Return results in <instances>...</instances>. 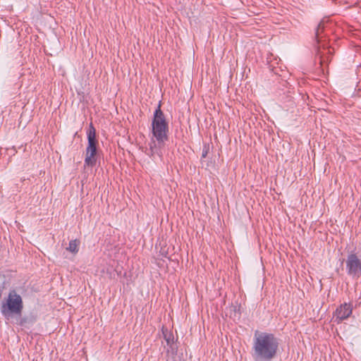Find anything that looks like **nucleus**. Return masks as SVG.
<instances>
[{"mask_svg":"<svg viewBox=\"0 0 361 361\" xmlns=\"http://www.w3.org/2000/svg\"><path fill=\"white\" fill-rule=\"evenodd\" d=\"M345 271L347 275L353 279L361 277V259L354 251L348 253L345 259Z\"/></svg>","mask_w":361,"mask_h":361,"instance_id":"nucleus-5","label":"nucleus"},{"mask_svg":"<svg viewBox=\"0 0 361 361\" xmlns=\"http://www.w3.org/2000/svg\"><path fill=\"white\" fill-rule=\"evenodd\" d=\"M353 312V307L350 303L344 302L338 307L334 313L336 322L339 324L343 320L348 319Z\"/></svg>","mask_w":361,"mask_h":361,"instance_id":"nucleus-6","label":"nucleus"},{"mask_svg":"<svg viewBox=\"0 0 361 361\" xmlns=\"http://www.w3.org/2000/svg\"><path fill=\"white\" fill-rule=\"evenodd\" d=\"M87 146L85 150V166L93 167L97 164V140L96 138V130L92 124L90 126V128L87 133Z\"/></svg>","mask_w":361,"mask_h":361,"instance_id":"nucleus-4","label":"nucleus"},{"mask_svg":"<svg viewBox=\"0 0 361 361\" xmlns=\"http://www.w3.org/2000/svg\"><path fill=\"white\" fill-rule=\"evenodd\" d=\"M279 342L274 334L256 331L253 339L255 361H271L276 355Z\"/></svg>","mask_w":361,"mask_h":361,"instance_id":"nucleus-2","label":"nucleus"},{"mask_svg":"<svg viewBox=\"0 0 361 361\" xmlns=\"http://www.w3.org/2000/svg\"><path fill=\"white\" fill-rule=\"evenodd\" d=\"M164 338L166 340L168 345H171L173 343V336L171 333L168 332L166 330H162Z\"/></svg>","mask_w":361,"mask_h":361,"instance_id":"nucleus-9","label":"nucleus"},{"mask_svg":"<svg viewBox=\"0 0 361 361\" xmlns=\"http://www.w3.org/2000/svg\"><path fill=\"white\" fill-rule=\"evenodd\" d=\"M208 152H209V147L207 146H204L202 149V158H205L207 156Z\"/></svg>","mask_w":361,"mask_h":361,"instance_id":"nucleus-10","label":"nucleus"},{"mask_svg":"<svg viewBox=\"0 0 361 361\" xmlns=\"http://www.w3.org/2000/svg\"><path fill=\"white\" fill-rule=\"evenodd\" d=\"M80 245V241L78 240H72L68 243V247L66 248L67 250L72 253H77L79 250L78 246Z\"/></svg>","mask_w":361,"mask_h":361,"instance_id":"nucleus-8","label":"nucleus"},{"mask_svg":"<svg viewBox=\"0 0 361 361\" xmlns=\"http://www.w3.org/2000/svg\"><path fill=\"white\" fill-rule=\"evenodd\" d=\"M328 21L325 20H322L318 24L317 27L315 29V39L317 43H319L322 38L326 35L325 33L326 27H327Z\"/></svg>","mask_w":361,"mask_h":361,"instance_id":"nucleus-7","label":"nucleus"},{"mask_svg":"<svg viewBox=\"0 0 361 361\" xmlns=\"http://www.w3.org/2000/svg\"><path fill=\"white\" fill-rule=\"evenodd\" d=\"M23 309V302L21 296L16 290H11L6 302L1 304V312L4 317L11 314H20Z\"/></svg>","mask_w":361,"mask_h":361,"instance_id":"nucleus-3","label":"nucleus"},{"mask_svg":"<svg viewBox=\"0 0 361 361\" xmlns=\"http://www.w3.org/2000/svg\"><path fill=\"white\" fill-rule=\"evenodd\" d=\"M152 133L153 137L149 142V154L151 157L154 155L161 157L162 154L161 149L164 146L165 142L169 140V123L161 109L160 102L154 112Z\"/></svg>","mask_w":361,"mask_h":361,"instance_id":"nucleus-1","label":"nucleus"}]
</instances>
